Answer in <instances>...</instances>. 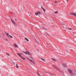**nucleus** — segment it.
<instances>
[{
  "label": "nucleus",
  "instance_id": "f8f14e48",
  "mask_svg": "<svg viewBox=\"0 0 76 76\" xmlns=\"http://www.w3.org/2000/svg\"><path fill=\"white\" fill-rule=\"evenodd\" d=\"M52 60H54V61H57V60H56L55 59H54L53 58H52Z\"/></svg>",
  "mask_w": 76,
  "mask_h": 76
},
{
  "label": "nucleus",
  "instance_id": "7ed1b4c3",
  "mask_svg": "<svg viewBox=\"0 0 76 76\" xmlns=\"http://www.w3.org/2000/svg\"><path fill=\"white\" fill-rule=\"evenodd\" d=\"M54 67L56 69H57V70H59V71H60V72H61V71L60 70V69H58V67H57L56 66H54Z\"/></svg>",
  "mask_w": 76,
  "mask_h": 76
},
{
  "label": "nucleus",
  "instance_id": "6e6552de",
  "mask_svg": "<svg viewBox=\"0 0 76 76\" xmlns=\"http://www.w3.org/2000/svg\"><path fill=\"white\" fill-rule=\"evenodd\" d=\"M26 52H27V53L29 54V55H31V53L28 52L27 50H26Z\"/></svg>",
  "mask_w": 76,
  "mask_h": 76
},
{
  "label": "nucleus",
  "instance_id": "a211bd4d",
  "mask_svg": "<svg viewBox=\"0 0 76 76\" xmlns=\"http://www.w3.org/2000/svg\"><path fill=\"white\" fill-rule=\"evenodd\" d=\"M35 15H38V12L36 13Z\"/></svg>",
  "mask_w": 76,
  "mask_h": 76
},
{
  "label": "nucleus",
  "instance_id": "20e7f679",
  "mask_svg": "<svg viewBox=\"0 0 76 76\" xmlns=\"http://www.w3.org/2000/svg\"><path fill=\"white\" fill-rule=\"evenodd\" d=\"M43 25L41 24V26H40V28H41L42 29H45V28H44V27H43Z\"/></svg>",
  "mask_w": 76,
  "mask_h": 76
},
{
  "label": "nucleus",
  "instance_id": "423d86ee",
  "mask_svg": "<svg viewBox=\"0 0 76 76\" xmlns=\"http://www.w3.org/2000/svg\"><path fill=\"white\" fill-rule=\"evenodd\" d=\"M6 34L7 35V37H9V34L6 33V32H5Z\"/></svg>",
  "mask_w": 76,
  "mask_h": 76
},
{
  "label": "nucleus",
  "instance_id": "4be33fe9",
  "mask_svg": "<svg viewBox=\"0 0 76 76\" xmlns=\"http://www.w3.org/2000/svg\"><path fill=\"white\" fill-rule=\"evenodd\" d=\"M69 30H72V28H69L68 29Z\"/></svg>",
  "mask_w": 76,
  "mask_h": 76
},
{
  "label": "nucleus",
  "instance_id": "2eb2a0df",
  "mask_svg": "<svg viewBox=\"0 0 76 76\" xmlns=\"http://www.w3.org/2000/svg\"><path fill=\"white\" fill-rule=\"evenodd\" d=\"M62 66H64V67L66 66V65H65V64H62Z\"/></svg>",
  "mask_w": 76,
  "mask_h": 76
},
{
  "label": "nucleus",
  "instance_id": "c756f323",
  "mask_svg": "<svg viewBox=\"0 0 76 76\" xmlns=\"http://www.w3.org/2000/svg\"><path fill=\"white\" fill-rule=\"evenodd\" d=\"M67 2H69V0H67Z\"/></svg>",
  "mask_w": 76,
  "mask_h": 76
},
{
  "label": "nucleus",
  "instance_id": "f03ea898",
  "mask_svg": "<svg viewBox=\"0 0 76 76\" xmlns=\"http://www.w3.org/2000/svg\"><path fill=\"white\" fill-rule=\"evenodd\" d=\"M11 22H12V23H13V24H14V25H16V22H14V21L13 20H12V19H11Z\"/></svg>",
  "mask_w": 76,
  "mask_h": 76
},
{
  "label": "nucleus",
  "instance_id": "9b49d317",
  "mask_svg": "<svg viewBox=\"0 0 76 76\" xmlns=\"http://www.w3.org/2000/svg\"><path fill=\"white\" fill-rule=\"evenodd\" d=\"M22 58L23 60H25V58L23 57H21Z\"/></svg>",
  "mask_w": 76,
  "mask_h": 76
},
{
  "label": "nucleus",
  "instance_id": "c85d7f7f",
  "mask_svg": "<svg viewBox=\"0 0 76 76\" xmlns=\"http://www.w3.org/2000/svg\"><path fill=\"white\" fill-rule=\"evenodd\" d=\"M27 59L28 60H30V59L28 58H27Z\"/></svg>",
  "mask_w": 76,
  "mask_h": 76
},
{
  "label": "nucleus",
  "instance_id": "aec40b11",
  "mask_svg": "<svg viewBox=\"0 0 76 76\" xmlns=\"http://www.w3.org/2000/svg\"><path fill=\"white\" fill-rule=\"evenodd\" d=\"M9 37H11V38H12L13 37H12V36H11L10 35H9Z\"/></svg>",
  "mask_w": 76,
  "mask_h": 76
},
{
  "label": "nucleus",
  "instance_id": "72a5a7b5",
  "mask_svg": "<svg viewBox=\"0 0 76 76\" xmlns=\"http://www.w3.org/2000/svg\"><path fill=\"white\" fill-rule=\"evenodd\" d=\"M75 72H76V71H75Z\"/></svg>",
  "mask_w": 76,
  "mask_h": 76
},
{
  "label": "nucleus",
  "instance_id": "2f4dec72",
  "mask_svg": "<svg viewBox=\"0 0 76 76\" xmlns=\"http://www.w3.org/2000/svg\"><path fill=\"white\" fill-rule=\"evenodd\" d=\"M6 41H8V40L7 39H6Z\"/></svg>",
  "mask_w": 76,
  "mask_h": 76
},
{
  "label": "nucleus",
  "instance_id": "6ab92c4d",
  "mask_svg": "<svg viewBox=\"0 0 76 76\" xmlns=\"http://www.w3.org/2000/svg\"><path fill=\"white\" fill-rule=\"evenodd\" d=\"M16 66L17 68H18V67H19L18 66V64H16Z\"/></svg>",
  "mask_w": 76,
  "mask_h": 76
},
{
  "label": "nucleus",
  "instance_id": "f257e3e1",
  "mask_svg": "<svg viewBox=\"0 0 76 76\" xmlns=\"http://www.w3.org/2000/svg\"><path fill=\"white\" fill-rule=\"evenodd\" d=\"M68 72L72 75V76H73V72L71 69H69L68 70Z\"/></svg>",
  "mask_w": 76,
  "mask_h": 76
},
{
  "label": "nucleus",
  "instance_id": "1a4fd4ad",
  "mask_svg": "<svg viewBox=\"0 0 76 76\" xmlns=\"http://www.w3.org/2000/svg\"><path fill=\"white\" fill-rule=\"evenodd\" d=\"M17 54L18 55V56H20V57H22L20 54H19V53H17Z\"/></svg>",
  "mask_w": 76,
  "mask_h": 76
},
{
  "label": "nucleus",
  "instance_id": "5701e85b",
  "mask_svg": "<svg viewBox=\"0 0 76 76\" xmlns=\"http://www.w3.org/2000/svg\"><path fill=\"white\" fill-rule=\"evenodd\" d=\"M61 24L62 25H64V24H62V23H61Z\"/></svg>",
  "mask_w": 76,
  "mask_h": 76
},
{
  "label": "nucleus",
  "instance_id": "0eeeda50",
  "mask_svg": "<svg viewBox=\"0 0 76 76\" xmlns=\"http://www.w3.org/2000/svg\"><path fill=\"white\" fill-rule=\"evenodd\" d=\"M14 46L15 47H16V48H17H17L18 47V46L16 45V44H15L14 45Z\"/></svg>",
  "mask_w": 76,
  "mask_h": 76
},
{
  "label": "nucleus",
  "instance_id": "dca6fc26",
  "mask_svg": "<svg viewBox=\"0 0 76 76\" xmlns=\"http://www.w3.org/2000/svg\"><path fill=\"white\" fill-rule=\"evenodd\" d=\"M30 61H31V62H32V63H33V62H34V61L31 60V59H29Z\"/></svg>",
  "mask_w": 76,
  "mask_h": 76
},
{
  "label": "nucleus",
  "instance_id": "bb28decb",
  "mask_svg": "<svg viewBox=\"0 0 76 76\" xmlns=\"http://www.w3.org/2000/svg\"><path fill=\"white\" fill-rule=\"evenodd\" d=\"M54 2H55V3H57V1H55Z\"/></svg>",
  "mask_w": 76,
  "mask_h": 76
},
{
  "label": "nucleus",
  "instance_id": "f3484780",
  "mask_svg": "<svg viewBox=\"0 0 76 76\" xmlns=\"http://www.w3.org/2000/svg\"><path fill=\"white\" fill-rule=\"evenodd\" d=\"M37 12L38 13V14H39V15H40V14H41V12H40L38 11Z\"/></svg>",
  "mask_w": 76,
  "mask_h": 76
},
{
  "label": "nucleus",
  "instance_id": "473e14b6",
  "mask_svg": "<svg viewBox=\"0 0 76 76\" xmlns=\"http://www.w3.org/2000/svg\"><path fill=\"white\" fill-rule=\"evenodd\" d=\"M16 20V21H17V20Z\"/></svg>",
  "mask_w": 76,
  "mask_h": 76
},
{
  "label": "nucleus",
  "instance_id": "412c9836",
  "mask_svg": "<svg viewBox=\"0 0 76 76\" xmlns=\"http://www.w3.org/2000/svg\"><path fill=\"white\" fill-rule=\"evenodd\" d=\"M55 13H58V11L54 12Z\"/></svg>",
  "mask_w": 76,
  "mask_h": 76
},
{
  "label": "nucleus",
  "instance_id": "393cba45",
  "mask_svg": "<svg viewBox=\"0 0 76 76\" xmlns=\"http://www.w3.org/2000/svg\"><path fill=\"white\" fill-rule=\"evenodd\" d=\"M7 54L8 56H10V54H9V53H7Z\"/></svg>",
  "mask_w": 76,
  "mask_h": 76
},
{
  "label": "nucleus",
  "instance_id": "ddd939ff",
  "mask_svg": "<svg viewBox=\"0 0 76 76\" xmlns=\"http://www.w3.org/2000/svg\"><path fill=\"white\" fill-rule=\"evenodd\" d=\"M23 53H24V54H28V53H26V52H25L23 51Z\"/></svg>",
  "mask_w": 76,
  "mask_h": 76
},
{
  "label": "nucleus",
  "instance_id": "9d476101",
  "mask_svg": "<svg viewBox=\"0 0 76 76\" xmlns=\"http://www.w3.org/2000/svg\"><path fill=\"white\" fill-rule=\"evenodd\" d=\"M41 60H42L43 61H45V59H44L42 58H41Z\"/></svg>",
  "mask_w": 76,
  "mask_h": 76
},
{
  "label": "nucleus",
  "instance_id": "a878e982",
  "mask_svg": "<svg viewBox=\"0 0 76 76\" xmlns=\"http://www.w3.org/2000/svg\"><path fill=\"white\" fill-rule=\"evenodd\" d=\"M38 75H39V76H41V75H40V74H39V73H38Z\"/></svg>",
  "mask_w": 76,
  "mask_h": 76
},
{
  "label": "nucleus",
  "instance_id": "39448f33",
  "mask_svg": "<svg viewBox=\"0 0 76 76\" xmlns=\"http://www.w3.org/2000/svg\"><path fill=\"white\" fill-rule=\"evenodd\" d=\"M70 15H73L74 16H76V14L75 13H70Z\"/></svg>",
  "mask_w": 76,
  "mask_h": 76
},
{
  "label": "nucleus",
  "instance_id": "b1692460",
  "mask_svg": "<svg viewBox=\"0 0 76 76\" xmlns=\"http://www.w3.org/2000/svg\"><path fill=\"white\" fill-rule=\"evenodd\" d=\"M43 10H44V12H45V9H43Z\"/></svg>",
  "mask_w": 76,
  "mask_h": 76
},
{
  "label": "nucleus",
  "instance_id": "cd10ccee",
  "mask_svg": "<svg viewBox=\"0 0 76 76\" xmlns=\"http://www.w3.org/2000/svg\"><path fill=\"white\" fill-rule=\"evenodd\" d=\"M42 9H43V10L44 9V8H43V7H42Z\"/></svg>",
  "mask_w": 76,
  "mask_h": 76
},
{
  "label": "nucleus",
  "instance_id": "7c9ffc66",
  "mask_svg": "<svg viewBox=\"0 0 76 76\" xmlns=\"http://www.w3.org/2000/svg\"><path fill=\"white\" fill-rule=\"evenodd\" d=\"M33 63H34V64H35V63H34V61H33Z\"/></svg>",
  "mask_w": 76,
  "mask_h": 76
},
{
  "label": "nucleus",
  "instance_id": "4468645a",
  "mask_svg": "<svg viewBox=\"0 0 76 76\" xmlns=\"http://www.w3.org/2000/svg\"><path fill=\"white\" fill-rule=\"evenodd\" d=\"M25 39H26V41H29V40L28 39L26 38H25Z\"/></svg>",
  "mask_w": 76,
  "mask_h": 76
},
{
  "label": "nucleus",
  "instance_id": "f704fd0d",
  "mask_svg": "<svg viewBox=\"0 0 76 76\" xmlns=\"http://www.w3.org/2000/svg\"><path fill=\"white\" fill-rule=\"evenodd\" d=\"M49 1L50 0H48Z\"/></svg>",
  "mask_w": 76,
  "mask_h": 76
}]
</instances>
